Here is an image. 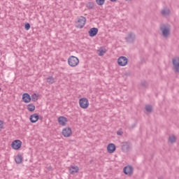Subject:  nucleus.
<instances>
[{
  "label": "nucleus",
  "instance_id": "obj_1",
  "mask_svg": "<svg viewBox=\"0 0 179 179\" xmlns=\"http://www.w3.org/2000/svg\"><path fill=\"white\" fill-rule=\"evenodd\" d=\"M68 64L73 68L78 66L79 65V59L75 56H70L68 59Z\"/></svg>",
  "mask_w": 179,
  "mask_h": 179
},
{
  "label": "nucleus",
  "instance_id": "obj_2",
  "mask_svg": "<svg viewBox=\"0 0 179 179\" xmlns=\"http://www.w3.org/2000/svg\"><path fill=\"white\" fill-rule=\"evenodd\" d=\"M85 24H86V17L83 16H80L78 21L76 22V27H77V29H83Z\"/></svg>",
  "mask_w": 179,
  "mask_h": 179
},
{
  "label": "nucleus",
  "instance_id": "obj_3",
  "mask_svg": "<svg viewBox=\"0 0 179 179\" xmlns=\"http://www.w3.org/2000/svg\"><path fill=\"white\" fill-rule=\"evenodd\" d=\"M79 104L81 108L86 109L89 107V100L87 98H80L79 99Z\"/></svg>",
  "mask_w": 179,
  "mask_h": 179
},
{
  "label": "nucleus",
  "instance_id": "obj_4",
  "mask_svg": "<svg viewBox=\"0 0 179 179\" xmlns=\"http://www.w3.org/2000/svg\"><path fill=\"white\" fill-rule=\"evenodd\" d=\"M117 64L119 66H125V65L128 64V58L124 56L119 57L117 59Z\"/></svg>",
  "mask_w": 179,
  "mask_h": 179
},
{
  "label": "nucleus",
  "instance_id": "obj_5",
  "mask_svg": "<svg viewBox=\"0 0 179 179\" xmlns=\"http://www.w3.org/2000/svg\"><path fill=\"white\" fill-rule=\"evenodd\" d=\"M11 147L15 150H19L20 148H22V141L20 140H15L11 143Z\"/></svg>",
  "mask_w": 179,
  "mask_h": 179
},
{
  "label": "nucleus",
  "instance_id": "obj_6",
  "mask_svg": "<svg viewBox=\"0 0 179 179\" xmlns=\"http://www.w3.org/2000/svg\"><path fill=\"white\" fill-rule=\"evenodd\" d=\"M123 173L126 176H132L134 174V167L132 166H126L123 169Z\"/></svg>",
  "mask_w": 179,
  "mask_h": 179
},
{
  "label": "nucleus",
  "instance_id": "obj_7",
  "mask_svg": "<svg viewBox=\"0 0 179 179\" xmlns=\"http://www.w3.org/2000/svg\"><path fill=\"white\" fill-rule=\"evenodd\" d=\"M62 134L64 138H69L72 135V129L71 127H66L62 130Z\"/></svg>",
  "mask_w": 179,
  "mask_h": 179
},
{
  "label": "nucleus",
  "instance_id": "obj_8",
  "mask_svg": "<svg viewBox=\"0 0 179 179\" xmlns=\"http://www.w3.org/2000/svg\"><path fill=\"white\" fill-rule=\"evenodd\" d=\"M59 124L62 125V127H66V122L68 121V118L64 116H60L57 120Z\"/></svg>",
  "mask_w": 179,
  "mask_h": 179
},
{
  "label": "nucleus",
  "instance_id": "obj_9",
  "mask_svg": "<svg viewBox=\"0 0 179 179\" xmlns=\"http://www.w3.org/2000/svg\"><path fill=\"white\" fill-rule=\"evenodd\" d=\"M38 120H40V115H38V114H37V113H34V114L31 115L29 117V120L31 122H32V124L37 122V121H38Z\"/></svg>",
  "mask_w": 179,
  "mask_h": 179
},
{
  "label": "nucleus",
  "instance_id": "obj_10",
  "mask_svg": "<svg viewBox=\"0 0 179 179\" xmlns=\"http://www.w3.org/2000/svg\"><path fill=\"white\" fill-rule=\"evenodd\" d=\"M173 69L176 72H179V57H175L173 59Z\"/></svg>",
  "mask_w": 179,
  "mask_h": 179
},
{
  "label": "nucleus",
  "instance_id": "obj_11",
  "mask_svg": "<svg viewBox=\"0 0 179 179\" xmlns=\"http://www.w3.org/2000/svg\"><path fill=\"white\" fill-rule=\"evenodd\" d=\"M97 33H99V29L96 27L91 28L88 31L90 37H95L97 36Z\"/></svg>",
  "mask_w": 179,
  "mask_h": 179
},
{
  "label": "nucleus",
  "instance_id": "obj_12",
  "mask_svg": "<svg viewBox=\"0 0 179 179\" xmlns=\"http://www.w3.org/2000/svg\"><path fill=\"white\" fill-rule=\"evenodd\" d=\"M161 30L162 31L164 37H167V36L170 34V28L169 27H166L164 25L161 27Z\"/></svg>",
  "mask_w": 179,
  "mask_h": 179
},
{
  "label": "nucleus",
  "instance_id": "obj_13",
  "mask_svg": "<svg viewBox=\"0 0 179 179\" xmlns=\"http://www.w3.org/2000/svg\"><path fill=\"white\" fill-rule=\"evenodd\" d=\"M117 149L115 144L114 143H109L107 146V151L108 153H114Z\"/></svg>",
  "mask_w": 179,
  "mask_h": 179
},
{
  "label": "nucleus",
  "instance_id": "obj_14",
  "mask_svg": "<svg viewBox=\"0 0 179 179\" xmlns=\"http://www.w3.org/2000/svg\"><path fill=\"white\" fill-rule=\"evenodd\" d=\"M22 101L24 103H30L31 101V96L29 93H24L22 94Z\"/></svg>",
  "mask_w": 179,
  "mask_h": 179
},
{
  "label": "nucleus",
  "instance_id": "obj_15",
  "mask_svg": "<svg viewBox=\"0 0 179 179\" xmlns=\"http://www.w3.org/2000/svg\"><path fill=\"white\" fill-rule=\"evenodd\" d=\"M70 174H76V173L79 172V167L78 166H71L69 168Z\"/></svg>",
  "mask_w": 179,
  "mask_h": 179
},
{
  "label": "nucleus",
  "instance_id": "obj_16",
  "mask_svg": "<svg viewBox=\"0 0 179 179\" xmlns=\"http://www.w3.org/2000/svg\"><path fill=\"white\" fill-rule=\"evenodd\" d=\"M125 40L127 43H134V34L132 33H129L125 38Z\"/></svg>",
  "mask_w": 179,
  "mask_h": 179
},
{
  "label": "nucleus",
  "instance_id": "obj_17",
  "mask_svg": "<svg viewBox=\"0 0 179 179\" xmlns=\"http://www.w3.org/2000/svg\"><path fill=\"white\" fill-rule=\"evenodd\" d=\"M15 163H17V164H20V163H22V160H23V157L22 156V155L18 154L15 157Z\"/></svg>",
  "mask_w": 179,
  "mask_h": 179
},
{
  "label": "nucleus",
  "instance_id": "obj_18",
  "mask_svg": "<svg viewBox=\"0 0 179 179\" xmlns=\"http://www.w3.org/2000/svg\"><path fill=\"white\" fill-rule=\"evenodd\" d=\"M122 150L123 152H128L129 150V145L127 143H122Z\"/></svg>",
  "mask_w": 179,
  "mask_h": 179
},
{
  "label": "nucleus",
  "instance_id": "obj_19",
  "mask_svg": "<svg viewBox=\"0 0 179 179\" xmlns=\"http://www.w3.org/2000/svg\"><path fill=\"white\" fill-rule=\"evenodd\" d=\"M47 83H49V85H52V83H55V78L52 76H49L46 78Z\"/></svg>",
  "mask_w": 179,
  "mask_h": 179
},
{
  "label": "nucleus",
  "instance_id": "obj_20",
  "mask_svg": "<svg viewBox=\"0 0 179 179\" xmlns=\"http://www.w3.org/2000/svg\"><path fill=\"white\" fill-rule=\"evenodd\" d=\"M27 110H29L31 113H33L34 110H36V106L33 103H29L27 106Z\"/></svg>",
  "mask_w": 179,
  "mask_h": 179
},
{
  "label": "nucleus",
  "instance_id": "obj_21",
  "mask_svg": "<svg viewBox=\"0 0 179 179\" xmlns=\"http://www.w3.org/2000/svg\"><path fill=\"white\" fill-rule=\"evenodd\" d=\"M176 141H177V138H176V136H174V135L169 136V143H174V142H176Z\"/></svg>",
  "mask_w": 179,
  "mask_h": 179
},
{
  "label": "nucleus",
  "instance_id": "obj_22",
  "mask_svg": "<svg viewBox=\"0 0 179 179\" xmlns=\"http://www.w3.org/2000/svg\"><path fill=\"white\" fill-rule=\"evenodd\" d=\"M87 8H88L89 10H92L94 8V3L93 1H89L86 4Z\"/></svg>",
  "mask_w": 179,
  "mask_h": 179
},
{
  "label": "nucleus",
  "instance_id": "obj_23",
  "mask_svg": "<svg viewBox=\"0 0 179 179\" xmlns=\"http://www.w3.org/2000/svg\"><path fill=\"white\" fill-rule=\"evenodd\" d=\"M31 100L36 102L37 100H38V94L34 93L31 96Z\"/></svg>",
  "mask_w": 179,
  "mask_h": 179
},
{
  "label": "nucleus",
  "instance_id": "obj_24",
  "mask_svg": "<svg viewBox=\"0 0 179 179\" xmlns=\"http://www.w3.org/2000/svg\"><path fill=\"white\" fill-rule=\"evenodd\" d=\"M97 52L99 57H103V55L106 54V50H103V48H101L99 50H97Z\"/></svg>",
  "mask_w": 179,
  "mask_h": 179
},
{
  "label": "nucleus",
  "instance_id": "obj_25",
  "mask_svg": "<svg viewBox=\"0 0 179 179\" xmlns=\"http://www.w3.org/2000/svg\"><path fill=\"white\" fill-rule=\"evenodd\" d=\"M96 2L99 6H103V5H104V2H106V0H96Z\"/></svg>",
  "mask_w": 179,
  "mask_h": 179
},
{
  "label": "nucleus",
  "instance_id": "obj_26",
  "mask_svg": "<svg viewBox=\"0 0 179 179\" xmlns=\"http://www.w3.org/2000/svg\"><path fill=\"white\" fill-rule=\"evenodd\" d=\"M145 110H146V111H148V113H150L152 111V106L147 105L145 106Z\"/></svg>",
  "mask_w": 179,
  "mask_h": 179
},
{
  "label": "nucleus",
  "instance_id": "obj_27",
  "mask_svg": "<svg viewBox=\"0 0 179 179\" xmlns=\"http://www.w3.org/2000/svg\"><path fill=\"white\" fill-rule=\"evenodd\" d=\"M162 15H169V13H170V10L164 9L162 10Z\"/></svg>",
  "mask_w": 179,
  "mask_h": 179
},
{
  "label": "nucleus",
  "instance_id": "obj_28",
  "mask_svg": "<svg viewBox=\"0 0 179 179\" xmlns=\"http://www.w3.org/2000/svg\"><path fill=\"white\" fill-rule=\"evenodd\" d=\"M24 29L25 30H30V23L29 22L25 23Z\"/></svg>",
  "mask_w": 179,
  "mask_h": 179
},
{
  "label": "nucleus",
  "instance_id": "obj_29",
  "mask_svg": "<svg viewBox=\"0 0 179 179\" xmlns=\"http://www.w3.org/2000/svg\"><path fill=\"white\" fill-rule=\"evenodd\" d=\"M122 134H124V132L122 131V129H120L117 131V135L121 136V135H122Z\"/></svg>",
  "mask_w": 179,
  "mask_h": 179
},
{
  "label": "nucleus",
  "instance_id": "obj_30",
  "mask_svg": "<svg viewBox=\"0 0 179 179\" xmlns=\"http://www.w3.org/2000/svg\"><path fill=\"white\" fill-rule=\"evenodd\" d=\"M2 129H3V122L0 120V131H2Z\"/></svg>",
  "mask_w": 179,
  "mask_h": 179
},
{
  "label": "nucleus",
  "instance_id": "obj_31",
  "mask_svg": "<svg viewBox=\"0 0 179 179\" xmlns=\"http://www.w3.org/2000/svg\"><path fill=\"white\" fill-rule=\"evenodd\" d=\"M134 127H135V124H132L131 127H130V129H134Z\"/></svg>",
  "mask_w": 179,
  "mask_h": 179
},
{
  "label": "nucleus",
  "instance_id": "obj_32",
  "mask_svg": "<svg viewBox=\"0 0 179 179\" xmlns=\"http://www.w3.org/2000/svg\"><path fill=\"white\" fill-rule=\"evenodd\" d=\"M110 2H117V0H110Z\"/></svg>",
  "mask_w": 179,
  "mask_h": 179
},
{
  "label": "nucleus",
  "instance_id": "obj_33",
  "mask_svg": "<svg viewBox=\"0 0 179 179\" xmlns=\"http://www.w3.org/2000/svg\"><path fill=\"white\" fill-rule=\"evenodd\" d=\"M1 90H2V89L0 87V92H1Z\"/></svg>",
  "mask_w": 179,
  "mask_h": 179
},
{
  "label": "nucleus",
  "instance_id": "obj_34",
  "mask_svg": "<svg viewBox=\"0 0 179 179\" xmlns=\"http://www.w3.org/2000/svg\"><path fill=\"white\" fill-rule=\"evenodd\" d=\"M125 1H132V0H125Z\"/></svg>",
  "mask_w": 179,
  "mask_h": 179
}]
</instances>
